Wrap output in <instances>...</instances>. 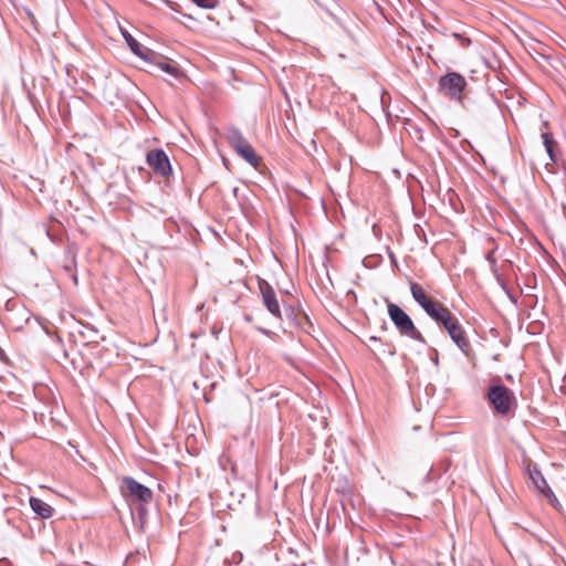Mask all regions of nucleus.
Returning <instances> with one entry per match:
<instances>
[{
    "label": "nucleus",
    "mask_w": 566,
    "mask_h": 566,
    "mask_svg": "<svg viewBox=\"0 0 566 566\" xmlns=\"http://www.w3.org/2000/svg\"><path fill=\"white\" fill-rule=\"evenodd\" d=\"M191 1L202 9H213L218 3V0H191Z\"/></svg>",
    "instance_id": "17"
},
{
    "label": "nucleus",
    "mask_w": 566,
    "mask_h": 566,
    "mask_svg": "<svg viewBox=\"0 0 566 566\" xmlns=\"http://www.w3.org/2000/svg\"><path fill=\"white\" fill-rule=\"evenodd\" d=\"M499 109L497 103L493 95L486 94L483 97V109L480 111L481 114L488 113H496Z\"/></svg>",
    "instance_id": "14"
},
{
    "label": "nucleus",
    "mask_w": 566,
    "mask_h": 566,
    "mask_svg": "<svg viewBox=\"0 0 566 566\" xmlns=\"http://www.w3.org/2000/svg\"><path fill=\"white\" fill-rule=\"evenodd\" d=\"M526 472L535 491L545 496L553 506L556 507L557 505H559L556 495L548 485L541 470H538L536 465L528 464L526 468Z\"/></svg>",
    "instance_id": "7"
},
{
    "label": "nucleus",
    "mask_w": 566,
    "mask_h": 566,
    "mask_svg": "<svg viewBox=\"0 0 566 566\" xmlns=\"http://www.w3.org/2000/svg\"><path fill=\"white\" fill-rule=\"evenodd\" d=\"M227 140L237 154L242 157L248 164L256 168L260 164V158L255 154L253 147L248 139L242 135L239 128L229 127L227 130Z\"/></svg>",
    "instance_id": "4"
},
{
    "label": "nucleus",
    "mask_w": 566,
    "mask_h": 566,
    "mask_svg": "<svg viewBox=\"0 0 566 566\" xmlns=\"http://www.w3.org/2000/svg\"><path fill=\"white\" fill-rule=\"evenodd\" d=\"M259 331H260L261 333L265 334V335H268V334H269V332H268L266 329H264V328H259Z\"/></svg>",
    "instance_id": "25"
},
{
    "label": "nucleus",
    "mask_w": 566,
    "mask_h": 566,
    "mask_svg": "<svg viewBox=\"0 0 566 566\" xmlns=\"http://www.w3.org/2000/svg\"><path fill=\"white\" fill-rule=\"evenodd\" d=\"M542 138H543V144L545 146V149L551 148V147H557V143L554 140L552 134L543 133Z\"/></svg>",
    "instance_id": "19"
},
{
    "label": "nucleus",
    "mask_w": 566,
    "mask_h": 566,
    "mask_svg": "<svg viewBox=\"0 0 566 566\" xmlns=\"http://www.w3.org/2000/svg\"><path fill=\"white\" fill-rule=\"evenodd\" d=\"M146 161L161 177H168L172 172L169 158L163 149L149 150L146 155Z\"/></svg>",
    "instance_id": "8"
},
{
    "label": "nucleus",
    "mask_w": 566,
    "mask_h": 566,
    "mask_svg": "<svg viewBox=\"0 0 566 566\" xmlns=\"http://www.w3.org/2000/svg\"><path fill=\"white\" fill-rule=\"evenodd\" d=\"M438 323L443 325L449 336L458 345L461 352L468 355L471 350V344L458 318L449 311Z\"/></svg>",
    "instance_id": "5"
},
{
    "label": "nucleus",
    "mask_w": 566,
    "mask_h": 566,
    "mask_svg": "<svg viewBox=\"0 0 566 566\" xmlns=\"http://www.w3.org/2000/svg\"><path fill=\"white\" fill-rule=\"evenodd\" d=\"M30 506L32 511L41 518H50L53 513V509L39 497L31 496Z\"/></svg>",
    "instance_id": "13"
},
{
    "label": "nucleus",
    "mask_w": 566,
    "mask_h": 566,
    "mask_svg": "<svg viewBox=\"0 0 566 566\" xmlns=\"http://www.w3.org/2000/svg\"><path fill=\"white\" fill-rule=\"evenodd\" d=\"M122 34L130 49V51L140 57L142 60H146L147 57H155V51L142 45L128 31L122 30Z\"/></svg>",
    "instance_id": "11"
},
{
    "label": "nucleus",
    "mask_w": 566,
    "mask_h": 566,
    "mask_svg": "<svg viewBox=\"0 0 566 566\" xmlns=\"http://www.w3.org/2000/svg\"><path fill=\"white\" fill-rule=\"evenodd\" d=\"M492 381L493 384L488 388L486 399L494 413L506 416L516 405L515 395L513 390L500 382V377L493 378Z\"/></svg>",
    "instance_id": "1"
},
{
    "label": "nucleus",
    "mask_w": 566,
    "mask_h": 566,
    "mask_svg": "<svg viewBox=\"0 0 566 566\" xmlns=\"http://www.w3.org/2000/svg\"><path fill=\"white\" fill-rule=\"evenodd\" d=\"M387 306L388 315L401 336L426 344L423 335L418 331L410 316L400 306L391 302H388Z\"/></svg>",
    "instance_id": "2"
},
{
    "label": "nucleus",
    "mask_w": 566,
    "mask_h": 566,
    "mask_svg": "<svg viewBox=\"0 0 566 566\" xmlns=\"http://www.w3.org/2000/svg\"><path fill=\"white\" fill-rule=\"evenodd\" d=\"M368 340H369V342H374V343H376V342H379V338H378V337H376V336H370V337L368 338Z\"/></svg>",
    "instance_id": "23"
},
{
    "label": "nucleus",
    "mask_w": 566,
    "mask_h": 566,
    "mask_svg": "<svg viewBox=\"0 0 566 566\" xmlns=\"http://www.w3.org/2000/svg\"><path fill=\"white\" fill-rule=\"evenodd\" d=\"M4 356H6V355H4V352H3V349L0 347V359H3V358H4Z\"/></svg>",
    "instance_id": "24"
},
{
    "label": "nucleus",
    "mask_w": 566,
    "mask_h": 566,
    "mask_svg": "<svg viewBox=\"0 0 566 566\" xmlns=\"http://www.w3.org/2000/svg\"><path fill=\"white\" fill-rule=\"evenodd\" d=\"M259 287L266 310L276 318H281L282 313L273 287L265 280L259 281Z\"/></svg>",
    "instance_id": "9"
},
{
    "label": "nucleus",
    "mask_w": 566,
    "mask_h": 566,
    "mask_svg": "<svg viewBox=\"0 0 566 566\" xmlns=\"http://www.w3.org/2000/svg\"><path fill=\"white\" fill-rule=\"evenodd\" d=\"M145 62L148 63L150 66L155 67L156 70H160L174 77H177L180 74V70L177 63L170 61L169 59L157 52H155V57H147Z\"/></svg>",
    "instance_id": "10"
},
{
    "label": "nucleus",
    "mask_w": 566,
    "mask_h": 566,
    "mask_svg": "<svg viewBox=\"0 0 566 566\" xmlns=\"http://www.w3.org/2000/svg\"><path fill=\"white\" fill-rule=\"evenodd\" d=\"M245 321L247 322H251L252 321V317L250 315H245Z\"/></svg>",
    "instance_id": "26"
},
{
    "label": "nucleus",
    "mask_w": 566,
    "mask_h": 566,
    "mask_svg": "<svg viewBox=\"0 0 566 566\" xmlns=\"http://www.w3.org/2000/svg\"><path fill=\"white\" fill-rule=\"evenodd\" d=\"M494 251H490L488 254H486V260L492 263V264H495V259H494Z\"/></svg>",
    "instance_id": "21"
},
{
    "label": "nucleus",
    "mask_w": 566,
    "mask_h": 566,
    "mask_svg": "<svg viewBox=\"0 0 566 566\" xmlns=\"http://www.w3.org/2000/svg\"><path fill=\"white\" fill-rule=\"evenodd\" d=\"M452 36L459 41L461 48H469L472 43L471 39L463 34L454 32Z\"/></svg>",
    "instance_id": "18"
},
{
    "label": "nucleus",
    "mask_w": 566,
    "mask_h": 566,
    "mask_svg": "<svg viewBox=\"0 0 566 566\" xmlns=\"http://www.w3.org/2000/svg\"><path fill=\"white\" fill-rule=\"evenodd\" d=\"M410 292H411V295H412L413 300L418 304H422L423 301L429 297L426 294V292L423 291V289L421 287V285H419L418 283H411L410 284Z\"/></svg>",
    "instance_id": "15"
},
{
    "label": "nucleus",
    "mask_w": 566,
    "mask_h": 566,
    "mask_svg": "<svg viewBox=\"0 0 566 566\" xmlns=\"http://www.w3.org/2000/svg\"><path fill=\"white\" fill-rule=\"evenodd\" d=\"M419 305L427 313V315H429L437 323L443 318V315L449 312V310L443 304L432 300L431 297H428L423 301L422 304Z\"/></svg>",
    "instance_id": "12"
},
{
    "label": "nucleus",
    "mask_w": 566,
    "mask_h": 566,
    "mask_svg": "<svg viewBox=\"0 0 566 566\" xmlns=\"http://www.w3.org/2000/svg\"><path fill=\"white\" fill-rule=\"evenodd\" d=\"M64 453L70 460H75L76 457H80L83 459V455L80 453V451L76 449V447L73 446L71 442H67V448L64 449Z\"/></svg>",
    "instance_id": "16"
},
{
    "label": "nucleus",
    "mask_w": 566,
    "mask_h": 566,
    "mask_svg": "<svg viewBox=\"0 0 566 566\" xmlns=\"http://www.w3.org/2000/svg\"><path fill=\"white\" fill-rule=\"evenodd\" d=\"M465 87L467 81L458 72H448L439 80L440 92L450 99L459 102L463 107H467L464 102Z\"/></svg>",
    "instance_id": "3"
},
{
    "label": "nucleus",
    "mask_w": 566,
    "mask_h": 566,
    "mask_svg": "<svg viewBox=\"0 0 566 566\" xmlns=\"http://www.w3.org/2000/svg\"><path fill=\"white\" fill-rule=\"evenodd\" d=\"M431 361L438 366L439 365V358H438V354H436V357L431 358Z\"/></svg>",
    "instance_id": "22"
},
{
    "label": "nucleus",
    "mask_w": 566,
    "mask_h": 566,
    "mask_svg": "<svg viewBox=\"0 0 566 566\" xmlns=\"http://www.w3.org/2000/svg\"><path fill=\"white\" fill-rule=\"evenodd\" d=\"M120 491L123 495L130 501L147 504L153 500V491L130 476H124L122 479Z\"/></svg>",
    "instance_id": "6"
},
{
    "label": "nucleus",
    "mask_w": 566,
    "mask_h": 566,
    "mask_svg": "<svg viewBox=\"0 0 566 566\" xmlns=\"http://www.w3.org/2000/svg\"><path fill=\"white\" fill-rule=\"evenodd\" d=\"M556 149H557V147H551V148L546 149L547 155L549 156V158H551V160L553 163H556L558 160V156H557Z\"/></svg>",
    "instance_id": "20"
}]
</instances>
